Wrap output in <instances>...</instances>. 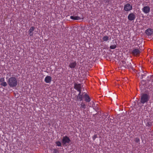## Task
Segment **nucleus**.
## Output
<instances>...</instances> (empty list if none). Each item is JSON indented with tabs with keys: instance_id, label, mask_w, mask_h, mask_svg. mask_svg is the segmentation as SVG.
<instances>
[{
	"instance_id": "1",
	"label": "nucleus",
	"mask_w": 153,
	"mask_h": 153,
	"mask_svg": "<svg viewBox=\"0 0 153 153\" xmlns=\"http://www.w3.org/2000/svg\"><path fill=\"white\" fill-rule=\"evenodd\" d=\"M7 82L9 86L12 88L16 87L18 84L16 79L14 77L10 78Z\"/></svg>"
},
{
	"instance_id": "2",
	"label": "nucleus",
	"mask_w": 153,
	"mask_h": 153,
	"mask_svg": "<svg viewBox=\"0 0 153 153\" xmlns=\"http://www.w3.org/2000/svg\"><path fill=\"white\" fill-rule=\"evenodd\" d=\"M150 98L149 94L143 93L141 96L140 102L143 104L148 102Z\"/></svg>"
},
{
	"instance_id": "3",
	"label": "nucleus",
	"mask_w": 153,
	"mask_h": 153,
	"mask_svg": "<svg viewBox=\"0 0 153 153\" xmlns=\"http://www.w3.org/2000/svg\"><path fill=\"white\" fill-rule=\"evenodd\" d=\"M70 141L71 140L67 136L63 137L62 139V143L64 144H65L67 143H69Z\"/></svg>"
},
{
	"instance_id": "4",
	"label": "nucleus",
	"mask_w": 153,
	"mask_h": 153,
	"mask_svg": "<svg viewBox=\"0 0 153 153\" xmlns=\"http://www.w3.org/2000/svg\"><path fill=\"white\" fill-rule=\"evenodd\" d=\"M132 9V6L130 4H126L124 7V10L126 11H128Z\"/></svg>"
},
{
	"instance_id": "5",
	"label": "nucleus",
	"mask_w": 153,
	"mask_h": 153,
	"mask_svg": "<svg viewBox=\"0 0 153 153\" xmlns=\"http://www.w3.org/2000/svg\"><path fill=\"white\" fill-rule=\"evenodd\" d=\"M140 51L137 49H134L131 51V53L134 56H137L140 54Z\"/></svg>"
},
{
	"instance_id": "6",
	"label": "nucleus",
	"mask_w": 153,
	"mask_h": 153,
	"mask_svg": "<svg viewBox=\"0 0 153 153\" xmlns=\"http://www.w3.org/2000/svg\"><path fill=\"white\" fill-rule=\"evenodd\" d=\"M142 10L145 13L147 14L150 12V8L148 6H145L142 9Z\"/></svg>"
},
{
	"instance_id": "7",
	"label": "nucleus",
	"mask_w": 153,
	"mask_h": 153,
	"mask_svg": "<svg viewBox=\"0 0 153 153\" xmlns=\"http://www.w3.org/2000/svg\"><path fill=\"white\" fill-rule=\"evenodd\" d=\"M44 81L47 83H50L52 81V77L49 76H47L45 78Z\"/></svg>"
},
{
	"instance_id": "8",
	"label": "nucleus",
	"mask_w": 153,
	"mask_h": 153,
	"mask_svg": "<svg viewBox=\"0 0 153 153\" xmlns=\"http://www.w3.org/2000/svg\"><path fill=\"white\" fill-rule=\"evenodd\" d=\"M74 88L77 91H80V89H81V84L75 83L74 84Z\"/></svg>"
},
{
	"instance_id": "9",
	"label": "nucleus",
	"mask_w": 153,
	"mask_h": 153,
	"mask_svg": "<svg viewBox=\"0 0 153 153\" xmlns=\"http://www.w3.org/2000/svg\"><path fill=\"white\" fill-rule=\"evenodd\" d=\"M146 34L148 36H151L153 33V31L151 28H148L146 30L145 32Z\"/></svg>"
},
{
	"instance_id": "10",
	"label": "nucleus",
	"mask_w": 153,
	"mask_h": 153,
	"mask_svg": "<svg viewBox=\"0 0 153 153\" xmlns=\"http://www.w3.org/2000/svg\"><path fill=\"white\" fill-rule=\"evenodd\" d=\"M84 97L85 98V101L86 102H89L90 101L91 98L87 94H84Z\"/></svg>"
},
{
	"instance_id": "11",
	"label": "nucleus",
	"mask_w": 153,
	"mask_h": 153,
	"mask_svg": "<svg viewBox=\"0 0 153 153\" xmlns=\"http://www.w3.org/2000/svg\"><path fill=\"white\" fill-rule=\"evenodd\" d=\"M76 65V61L70 63L69 65V67L71 68H75Z\"/></svg>"
},
{
	"instance_id": "12",
	"label": "nucleus",
	"mask_w": 153,
	"mask_h": 153,
	"mask_svg": "<svg viewBox=\"0 0 153 153\" xmlns=\"http://www.w3.org/2000/svg\"><path fill=\"white\" fill-rule=\"evenodd\" d=\"M35 28L33 27H30L29 30V35L30 36H33V31L34 30Z\"/></svg>"
},
{
	"instance_id": "13",
	"label": "nucleus",
	"mask_w": 153,
	"mask_h": 153,
	"mask_svg": "<svg viewBox=\"0 0 153 153\" xmlns=\"http://www.w3.org/2000/svg\"><path fill=\"white\" fill-rule=\"evenodd\" d=\"M135 18V15L133 13H131L129 14L128 16V19H134Z\"/></svg>"
},
{
	"instance_id": "14",
	"label": "nucleus",
	"mask_w": 153,
	"mask_h": 153,
	"mask_svg": "<svg viewBox=\"0 0 153 153\" xmlns=\"http://www.w3.org/2000/svg\"><path fill=\"white\" fill-rule=\"evenodd\" d=\"M120 66L124 67V68H126L127 67V63L124 61H122L120 63Z\"/></svg>"
},
{
	"instance_id": "15",
	"label": "nucleus",
	"mask_w": 153,
	"mask_h": 153,
	"mask_svg": "<svg viewBox=\"0 0 153 153\" xmlns=\"http://www.w3.org/2000/svg\"><path fill=\"white\" fill-rule=\"evenodd\" d=\"M86 108V105L84 102H82L80 104V108L81 109H85Z\"/></svg>"
},
{
	"instance_id": "16",
	"label": "nucleus",
	"mask_w": 153,
	"mask_h": 153,
	"mask_svg": "<svg viewBox=\"0 0 153 153\" xmlns=\"http://www.w3.org/2000/svg\"><path fill=\"white\" fill-rule=\"evenodd\" d=\"M76 99L77 101H78V100H80V101L82 100L83 99L82 95H79V94H78V95L77 96Z\"/></svg>"
},
{
	"instance_id": "17",
	"label": "nucleus",
	"mask_w": 153,
	"mask_h": 153,
	"mask_svg": "<svg viewBox=\"0 0 153 153\" xmlns=\"http://www.w3.org/2000/svg\"><path fill=\"white\" fill-rule=\"evenodd\" d=\"M102 39L104 41H107L109 39V37L107 36H104L103 38Z\"/></svg>"
},
{
	"instance_id": "18",
	"label": "nucleus",
	"mask_w": 153,
	"mask_h": 153,
	"mask_svg": "<svg viewBox=\"0 0 153 153\" xmlns=\"http://www.w3.org/2000/svg\"><path fill=\"white\" fill-rule=\"evenodd\" d=\"M70 18L71 19H81L78 16H70Z\"/></svg>"
},
{
	"instance_id": "19",
	"label": "nucleus",
	"mask_w": 153,
	"mask_h": 153,
	"mask_svg": "<svg viewBox=\"0 0 153 153\" xmlns=\"http://www.w3.org/2000/svg\"><path fill=\"white\" fill-rule=\"evenodd\" d=\"M117 47L116 45L114 44V45H111L110 47V48L111 49H115Z\"/></svg>"
},
{
	"instance_id": "20",
	"label": "nucleus",
	"mask_w": 153,
	"mask_h": 153,
	"mask_svg": "<svg viewBox=\"0 0 153 153\" xmlns=\"http://www.w3.org/2000/svg\"><path fill=\"white\" fill-rule=\"evenodd\" d=\"M135 142L137 143H140V139L139 137H136L135 138Z\"/></svg>"
},
{
	"instance_id": "21",
	"label": "nucleus",
	"mask_w": 153,
	"mask_h": 153,
	"mask_svg": "<svg viewBox=\"0 0 153 153\" xmlns=\"http://www.w3.org/2000/svg\"><path fill=\"white\" fill-rule=\"evenodd\" d=\"M127 67L126 68H131V64L130 62H127Z\"/></svg>"
},
{
	"instance_id": "22",
	"label": "nucleus",
	"mask_w": 153,
	"mask_h": 153,
	"mask_svg": "<svg viewBox=\"0 0 153 153\" xmlns=\"http://www.w3.org/2000/svg\"><path fill=\"white\" fill-rule=\"evenodd\" d=\"M56 146H62L61 143V142L59 141L56 142Z\"/></svg>"
},
{
	"instance_id": "23",
	"label": "nucleus",
	"mask_w": 153,
	"mask_h": 153,
	"mask_svg": "<svg viewBox=\"0 0 153 153\" xmlns=\"http://www.w3.org/2000/svg\"><path fill=\"white\" fill-rule=\"evenodd\" d=\"M7 83L5 82L1 83V85L5 87L7 85Z\"/></svg>"
},
{
	"instance_id": "24",
	"label": "nucleus",
	"mask_w": 153,
	"mask_h": 153,
	"mask_svg": "<svg viewBox=\"0 0 153 153\" xmlns=\"http://www.w3.org/2000/svg\"><path fill=\"white\" fill-rule=\"evenodd\" d=\"M97 137V134H95L93 137V139L94 140Z\"/></svg>"
},
{
	"instance_id": "25",
	"label": "nucleus",
	"mask_w": 153,
	"mask_h": 153,
	"mask_svg": "<svg viewBox=\"0 0 153 153\" xmlns=\"http://www.w3.org/2000/svg\"><path fill=\"white\" fill-rule=\"evenodd\" d=\"M4 78L2 77L0 79V82L1 83L4 82Z\"/></svg>"
},
{
	"instance_id": "26",
	"label": "nucleus",
	"mask_w": 153,
	"mask_h": 153,
	"mask_svg": "<svg viewBox=\"0 0 153 153\" xmlns=\"http://www.w3.org/2000/svg\"><path fill=\"white\" fill-rule=\"evenodd\" d=\"M58 152V150L56 149H53V152L54 153H57Z\"/></svg>"
},
{
	"instance_id": "27",
	"label": "nucleus",
	"mask_w": 153,
	"mask_h": 153,
	"mask_svg": "<svg viewBox=\"0 0 153 153\" xmlns=\"http://www.w3.org/2000/svg\"><path fill=\"white\" fill-rule=\"evenodd\" d=\"M78 91L79 92V93L78 94H79V95H82L81 94V89H80V91Z\"/></svg>"
},
{
	"instance_id": "28",
	"label": "nucleus",
	"mask_w": 153,
	"mask_h": 153,
	"mask_svg": "<svg viewBox=\"0 0 153 153\" xmlns=\"http://www.w3.org/2000/svg\"><path fill=\"white\" fill-rule=\"evenodd\" d=\"M103 0L105 3H107V2L109 3L110 1V0Z\"/></svg>"
},
{
	"instance_id": "29",
	"label": "nucleus",
	"mask_w": 153,
	"mask_h": 153,
	"mask_svg": "<svg viewBox=\"0 0 153 153\" xmlns=\"http://www.w3.org/2000/svg\"><path fill=\"white\" fill-rule=\"evenodd\" d=\"M144 76H145L144 74H142L141 75V77H140L141 79H143V77Z\"/></svg>"
}]
</instances>
